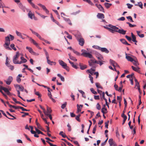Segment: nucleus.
Wrapping results in <instances>:
<instances>
[{
  "mask_svg": "<svg viewBox=\"0 0 146 146\" xmlns=\"http://www.w3.org/2000/svg\"><path fill=\"white\" fill-rule=\"evenodd\" d=\"M26 48L27 49H28V50L29 51V52H30L31 53V54H34L35 52H34L33 50L31 48L27 46L26 47Z\"/></svg>",
  "mask_w": 146,
  "mask_h": 146,
  "instance_id": "nucleus-24",
  "label": "nucleus"
},
{
  "mask_svg": "<svg viewBox=\"0 0 146 146\" xmlns=\"http://www.w3.org/2000/svg\"><path fill=\"white\" fill-rule=\"evenodd\" d=\"M110 64L112 65L114 67H115L116 66L119 68H120V67L118 64L114 61L112 59H110Z\"/></svg>",
  "mask_w": 146,
  "mask_h": 146,
  "instance_id": "nucleus-6",
  "label": "nucleus"
},
{
  "mask_svg": "<svg viewBox=\"0 0 146 146\" xmlns=\"http://www.w3.org/2000/svg\"><path fill=\"white\" fill-rule=\"evenodd\" d=\"M84 1L86 2L91 5H94V4L90 0H83Z\"/></svg>",
  "mask_w": 146,
  "mask_h": 146,
  "instance_id": "nucleus-38",
  "label": "nucleus"
},
{
  "mask_svg": "<svg viewBox=\"0 0 146 146\" xmlns=\"http://www.w3.org/2000/svg\"><path fill=\"white\" fill-rule=\"evenodd\" d=\"M109 121L108 120L105 123V127L107 128H108V123H109Z\"/></svg>",
  "mask_w": 146,
  "mask_h": 146,
  "instance_id": "nucleus-57",
  "label": "nucleus"
},
{
  "mask_svg": "<svg viewBox=\"0 0 146 146\" xmlns=\"http://www.w3.org/2000/svg\"><path fill=\"white\" fill-rule=\"evenodd\" d=\"M59 135H61L62 137L63 138H66V137H67V136L62 131H60L59 133Z\"/></svg>",
  "mask_w": 146,
  "mask_h": 146,
  "instance_id": "nucleus-31",
  "label": "nucleus"
},
{
  "mask_svg": "<svg viewBox=\"0 0 146 146\" xmlns=\"http://www.w3.org/2000/svg\"><path fill=\"white\" fill-rule=\"evenodd\" d=\"M47 61V63L50 65H52V63H53V64L55 65L56 64V62H53L52 61H51L49 59V56L46 57Z\"/></svg>",
  "mask_w": 146,
  "mask_h": 146,
  "instance_id": "nucleus-10",
  "label": "nucleus"
},
{
  "mask_svg": "<svg viewBox=\"0 0 146 146\" xmlns=\"http://www.w3.org/2000/svg\"><path fill=\"white\" fill-rule=\"evenodd\" d=\"M104 5L107 8H109L112 5V4L110 3H105Z\"/></svg>",
  "mask_w": 146,
  "mask_h": 146,
  "instance_id": "nucleus-27",
  "label": "nucleus"
},
{
  "mask_svg": "<svg viewBox=\"0 0 146 146\" xmlns=\"http://www.w3.org/2000/svg\"><path fill=\"white\" fill-rule=\"evenodd\" d=\"M126 58L127 59V60L128 61H130L131 62H133L134 60V59L131 56H127V54L126 53Z\"/></svg>",
  "mask_w": 146,
  "mask_h": 146,
  "instance_id": "nucleus-13",
  "label": "nucleus"
},
{
  "mask_svg": "<svg viewBox=\"0 0 146 146\" xmlns=\"http://www.w3.org/2000/svg\"><path fill=\"white\" fill-rule=\"evenodd\" d=\"M97 17L99 19H104V14L101 13H98L97 15Z\"/></svg>",
  "mask_w": 146,
  "mask_h": 146,
  "instance_id": "nucleus-16",
  "label": "nucleus"
},
{
  "mask_svg": "<svg viewBox=\"0 0 146 146\" xmlns=\"http://www.w3.org/2000/svg\"><path fill=\"white\" fill-rule=\"evenodd\" d=\"M37 120H38V119H36V121H35L36 124L38 128H40L41 125L39 123H38V122Z\"/></svg>",
  "mask_w": 146,
  "mask_h": 146,
  "instance_id": "nucleus-45",
  "label": "nucleus"
},
{
  "mask_svg": "<svg viewBox=\"0 0 146 146\" xmlns=\"http://www.w3.org/2000/svg\"><path fill=\"white\" fill-rule=\"evenodd\" d=\"M7 42V43H10V39L9 37L8 36L5 37V42Z\"/></svg>",
  "mask_w": 146,
  "mask_h": 146,
  "instance_id": "nucleus-35",
  "label": "nucleus"
},
{
  "mask_svg": "<svg viewBox=\"0 0 146 146\" xmlns=\"http://www.w3.org/2000/svg\"><path fill=\"white\" fill-rule=\"evenodd\" d=\"M120 40L121 42L125 45H130V44L128 43L127 41L124 39H121Z\"/></svg>",
  "mask_w": 146,
  "mask_h": 146,
  "instance_id": "nucleus-18",
  "label": "nucleus"
},
{
  "mask_svg": "<svg viewBox=\"0 0 146 146\" xmlns=\"http://www.w3.org/2000/svg\"><path fill=\"white\" fill-rule=\"evenodd\" d=\"M81 55L83 56L86 57H88L90 58H93L92 55L89 53H82Z\"/></svg>",
  "mask_w": 146,
  "mask_h": 146,
  "instance_id": "nucleus-5",
  "label": "nucleus"
},
{
  "mask_svg": "<svg viewBox=\"0 0 146 146\" xmlns=\"http://www.w3.org/2000/svg\"><path fill=\"white\" fill-rule=\"evenodd\" d=\"M10 44V43H9H9H7V42H5V44H4V46L6 49L11 50V49L9 46Z\"/></svg>",
  "mask_w": 146,
  "mask_h": 146,
  "instance_id": "nucleus-12",
  "label": "nucleus"
},
{
  "mask_svg": "<svg viewBox=\"0 0 146 146\" xmlns=\"http://www.w3.org/2000/svg\"><path fill=\"white\" fill-rule=\"evenodd\" d=\"M76 37L77 38V40L79 42V44L81 46H83L84 43V40L80 35H76Z\"/></svg>",
  "mask_w": 146,
  "mask_h": 146,
  "instance_id": "nucleus-2",
  "label": "nucleus"
},
{
  "mask_svg": "<svg viewBox=\"0 0 146 146\" xmlns=\"http://www.w3.org/2000/svg\"><path fill=\"white\" fill-rule=\"evenodd\" d=\"M21 61H20L19 64H21L23 63H25L27 61V60L23 57H21Z\"/></svg>",
  "mask_w": 146,
  "mask_h": 146,
  "instance_id": "nucleus-23",
  "label": "nucleus"
},
{
  "mask_svg": "<svg viewBox=\"0 0 146 146\" xmlns=\"http://www.w3.org/2000/svg\"><path fill=\"white\" fill-rule=\"evenodd\" d=\"M93 48L95 49H97L99 50H100L101 47L97 45H94L92 46Z\"/></svg>",
  "mask_w": 146,
  "mask_h": 146,
  "instance_id": "nucleus-51",
  "label": "nucleus"
},
{
  "mask_svg": "<svg viewBox=\"0 0 146 146\" xmlns=\"http://www.w3.org/2000/svg\"><path fill=\"white\" fill-rule=\"evenodd\" d=\"M58 62L61 65L63 68L65 69L68 71H69V68L67 66L66 64L63 61L60 60H59Z\"/></svg>",
  "mask_w": 146,
  "mask_h": 146,
  "instance_id": "nucleus-4",
  "label": "nucleus"
},
{
  "mask_svg": "<svg viewBox=\"0 0 146 146\" xmlns=\"http://www.w3.org/2000/svg\"><path fill=\"white\" fill-rule=\"evenodd\" d=\"M97 127V125H96L94 127L92 131V133L94 134L95 133V132L96 130V128Z\"/></svg>",
  "mask_w": 146,
  "mask_h": 146,
  "instance_id": "nucleus-56",
  "label": "nucleus"
},
{
  "mask_svg": "<svg viewBox=\"0 0 146 146\" xmlns=\"http://www.w3.org/2000/svg\"><path fill=\"white\" fill-rule=\"evenodd\" d=\"M15 32L17 36H19L23 39H24V38L23 37V36L21 35V33L18 31H16Z\"/></svg>",
  "mask_w": 146,
  "mask_h": 146,
  "instance_id": "nucleus-28",
  "label": "nucleus"
},
{
  "mask_svg": "<svg viewBox=\"0 0 146 146\" xmlns=\"http://www.w3.org/2000/svg\"><path fill=\"white\" fill-rule=\"evenodd\" d=\"M19 56V52H17L15 55L13 56V61L14 64H19L20 61L18 60Z\"/></svg>",
  "mask_w": 146,
  "mask_h": 146,
  "instance_id": "nucleus-3",
  "label": "nucleus"
},
{
  "mask_svg": "<svg viewBox=\"0 0 146 146\" xmlns=\"http://www.w3.org/2000/svg\"><path fill=\"white\" fill-rule=\"evenodd\" d=\"M132 62L133 63L134 65L136 66H137L139 65L137 61L134 60L133 62Z\"/></svg>",
  "mask_w": 146,
  "mask_h": 146,
  "instance_id": "nucleus-47",
  "label": "nucleus"
},
{
  "mask_svg": "<svg viewBox=\"0 0 146 146\" xmlns=\"http://www.w3.org/2000/svg\"><path fill=\"white\" fill-rule=\"evenodd\" d=\"M109 27L110 28H106L110 32L112 33H114L115 32L118 33V30L119 29V28L118 27L111 25H109Z\"/></svg>",
  "mask_w": 146,
  "mask_h": 146,
  "instance_id": "nucleus-1",
  "label": "nucleus"
},
{
  "mask_svg": "<svg viewBox=\"0 0 146 146\" xmlns=\"http://www.w3.org/2000/svg\"><path fill=\"white\" fill-rule=\"evenodd\" d=\"M0 111L6 117H7L8 118H9V119H12V120H13L14 119L13 118H9V117H7V115H6V114L2 110H0Z\"/></svg>",
  "mask_w": 146,
  "mask_h": 146,
  "instance_id": "nucleus-40",
  "label": "nucleus"
},
{
  "mask_svg": "<svg viewBox=\"0 0 146 146\" xmlns=\"http://www.w3.org/2000/svg\"><path fill=\"white\" fill-rule=\"evenodd\" d=\"M95 60L94 59H91L90 61H89L88 62L89 65L90 66H93V65H94V64H95Z\"/></svg>",
  "mask_w": 146,
  "mask_h": 146,
  "instance_id": "nucleus-19",
  "label": "nucleus"
},
{
  "mask_svg": "<svg viewBox=\"0 0 146 146\" xmlns=\"http://www.w3.org/2000/svg\"><path fill=\"white\" fill-rule=\"evenodd\" d=\"M46 109L47 111H46V113L50 114L52 112V110L50 108L48 107L47 106H46Z\"/></svg>",
  "mask_w": 146,
  "mask_h": 146,
  "instance_id": "nucleus-25",
  "label": "nucleus"
},
{
  "mask_svg": "<svg viewBox=\"0 0 146 146\" xmlns=\"http://www.w3.org/2000/svg\"><path fill=\"white\" fill-rule=\"evenodd\" d=\"M29 17L31 19H33V16L34 17V15L33 14L31 11H29L28 14Z\"/></svg>",
  "mask_w": 146,
  "mask_h": 146,
  "instance_id": "nucleus-22",
  "label": "nucleus"
},
{
  "mask_svg": "<svg viewBox=\"0 0 146 146\" xmlns=\"http://www.w3.org/2000/svg\"><path fill=\"white\" fill-rule=\"evenodd\" d=\"M19 89L21 91L23 92L24 90V87L20 85V86L19 87Z\"/></svg>",
  "mask_w": 146,
  "mask_h": 146,
  "instance_id": "nucleus-58",
  "label": "nucleus"
},
{
  "mask_svg": "<svg viewBox=\"0 0 146 146\" xmlns=\"http://www.w3.org/2000/svg\"><path fill=\"white\" fill-rule=\"evenodd\" d=\"M89 77L90 78V80L91 81V82L92 84H93L94 83L93 80V78L91 76L90 74H89Z\"/></svg>",
  "mask_w": 146,
  "mask_h": 146,
  "instance_id": "nucleus-49",
  "label": "nucleus"
},
{
  "mask_svg": "<svg viewBox=\"0 0 146 146\" xmlns=\"http://www.w3.org/2000/svg\"><path fill=\"white\" fill-rule=\"evenodd\" d=\"M108 142L110 145L111 146L114 144L113 139H110L108 141Z\"/></svg>",
  "mask_w": 146,
  "mask_h": 146,
  "instance_id": "nucleus-32",
  "label": "nucleus"
},
{
  "mask_svg": "<svg viewBox=\"0 0 146 146\" xmlns=\"http://www.w3.org/2000/svg\"><path fill=\"white\" fill-rule=\"evenodd\" d=\"M30 30L32 32V33L36 35L37 37H38L41 40H43V38H42L40 36V35L31 29H30Z\"/></svg>",
  "mask_w": 146,
  "mask_h": 146,
  "instance_id": "nucleus-8",
  "label": "nucleus"
},
{
  "mask_svg": "<svg viewBox=\"0 0 146 146\" xmlns=\"http://www.w3.org/2000/svg\"><path fill=\"white\" fill-rule=\"evenodd\" d=\"M131 37L132 38V40L133 42H137V41L136 40V37L132 33H131Z\"/></svg>",
  "mask_w": 146,
  "mask_h": 146,
  "instance_id": "nucleus-21",
  "label": "nucleus"
},
{
  "mask_svg": "<svg viewBox=\"0 0 146 146\" xmlns=\"http://www.w3.org/2000/svg\"><path fill=\"white\" fill-rule=\"evenodd\" d=\"M126 23L128 24L129 27H134L136 26V25H132L130 23L128 22H127Z\"/></svg>",
  "mask_w": 146,
  "mask_h": 146,
  "instance_id": "nucleus-54",
  "label": "nucleus"
},
{
  "mask_svg": "<svg viewBox=\"0 0 146 146\" xmlns=\"http://www.w3.org/2000/svg\"><path fill=\"white\" fill-rule=\"evenodd\" d=\"M90 90L94 94H97V92H96L95 91L94 89L93 88H90Z\"/></svg>",
  "mask_w": 146,
  "mask_h": 146,
  "instance_id": "nucleus-42",
  "label": "nucleus"
},
{
  "mask_svg": "<svg viewBox=\"0 0 146 146\" xmlns=\"http://www.w3.org/2000/svg\"><path fill=\"white\" fill-rule=\"evenodd\" d=\"M21 113L22 114H24L22 115V117H25L26 115H29V113H28L25 112H24L22 111L21 112Z\"/></svg>",
  "mask_w": 146,
  "mask_h": 146,
  "instance_id": "nucleus-36",
  "label": "nucleus"
},
{
  "mask_svg": "<svg viewBox=\"0 0 146 146\" xmlns=\"http://www.w3.org/2000/svg\"><path fill=\"white\" fill-rule=\"evenodd\" d=\"M101 112L103 114H106L108 112L107 109L105 107H103L101 109Z\"/></svg>",
  "mask_w": 146,
  "mask_h": 146,
  "instance_id": "nucleus-26",
  "label": "nucleus"
},
{
  "mask_svg": "<svg viewBox=\"0 0 146 146\" xmlns=\"http://www.w3.org/2000/svg\"><path fill=\"white\" fill-rule=\"evenodd\" d=\"M79 65L80 67V68L82 70H84L87 68V66L86 65L82 66L81 65V63H80Z\"/></svg>",
  "mask_w": 146,
  "mask_h": 146,
  "instance_id": "nucleus-34",
  "label": "nucleus"
},
{
  "mask_svg": "<svg viewBox=\"0 0 146 146\" xmlns=\"http://www.w3.org/2000/svg\"><path fill=\"white\" fill-rule=\"evenodd\" d=\"M103 52H105L106 53H108L109 52V51L105 48H101L100 50Z\"/></svg>",
  "mask_w": 146,
  "mask_h": 146,
  "instance_id": "nucleus-17",
  "label": "nucleus"
},
{
  "mask_svg": "<svg viewBox=\"0 0 146 146\" xmlns=\"http://www.w3.org/2000/svg\"><path fill=\"white\" fill-rule=\"evenodd\" d=\"M95 84H96V87L97 88H100L101 89H103L102 87V86H101L100 83H97V82Z\"/></svg>",
  "mask_w": 146,
  "mask_h": 146,
  "instance_id": "nucleus-39",
  "label": "nucleus"
},
{
  "mask_svg": "<svg viewBox=\"0 0 146 146\" xmlns=\"http://www.w3.org/2000/svg\"><path fill=\"white\" fill-rule=\"evenodd\" d=\"M131 68L133 70L136 72H138L139 70V68H138L135 67L134 66H132Z\"/></svg>",
  "mask_w": 146,
  "mask_h": 146,
  "instance_id": "nucleus-43",
  "label": "nucleus"
},
{
  "mask_svg": "<svg viewBox=\"0 0 146 146\" xmlns=\"http://www.w3.org/2000/svg\"><path fill=\"white\" fill-rule=\"evenodd\" d=\"M67 126L68 128V131H71V127L69 123L68 124Z\"/></svg>",
  "mask_w": 146,
  "mask_h": 146,
  "instance_id": "nucleus-61",
  "label": "nucleus"
},
{
  "mask_svg": "<svg viewBox=\"0 0 146 146\" xmlns=\"http://www.w3.org/2000/svg\"><path fill=\"white\" fill-rule=\"evenodd\" d=\"M64 20L66 21H67L68 23L70 25H71L72 24L71 22L70 21V20L68 18H64Z\"/></svg>",
  "mask_w": 146,
  "mask_h": 146,
  "instance_id": "nucleus-37",
  "label": "nucleus"
},
{
  "mask_svg": "<svg viewBox=\"0 0 146 146\" xmlns=\"http://www.w3.org/2000/svg\"><path fill=\"white\" fill-rule=\"evenodd\" d=\"M126 5L127 6V7L129 9H130L133 7L132 5H131L129 3H127Z\"/></svg>",
  "mask_w": 146,
  "mask_h": 146,
  "instance_id": "nucleus-63",
  "label": "nucleus"
},
{
  "mask_svg": "<svg viewBox=\"0 0 146 146\" xmlns=\"http://www.w3.org/2000/svg\"><path fill=\"white\" fill-rule=\"evenodd\" d=\"M30 40L31 42L33 43L37 47H39V46H38V44L33 39H32L31 38H30Z\"/></svg>",
  "mask_w": 146,
  "mask_h": 146,
  "instance_id": "nucleus-15",
  "label": "nucleus"
},
{
  "mask_svg": "<svg viewBox=\"0 0 146 146\" xmlns=\"http://www.w3.org/2000/svg\"><path fill=\"white\" fill-rule=\"evenodd\" d=\"M57 76L60 78L61 79V80L63 82H64V81L65 80H64V78L63 76H62L60 74H58Z\"/></svg>",
  "mask_w": 146,
  "mask_h": 146,
  "instance_id": "nucleus-33",
  "label": "nucleus"
},
{
  "mask_svg": "<svg viewBox=\"0 0 146 146\" xmlns=\"http://www.w3.org/2000/svg\"><path fill=\"white\" fill-rule=\"evenodd\" d=\"M19 7L24 12L25 11V8L22 5L20 4L19 5Z\"/></svg>",
  "mask_w": 146,
  "mask_h": 146,
  "instance_id": "nucleus-41",
  "label": "nucleus"
},
{
  "mask_svg": "<svg viewBox=\"0 0 146 146\" xmlns=\"http://www.w3.org/2000/svg\"><path fill=\"white\" fill-rule=\"evenodd\" d=\"M126 31L123 29H119L118 30V33L122 35H125L126 34Z\"/></svg>",
  "mask_w": 146,
  "mask_h": 146,
  "instance_id": "nucleus-14",
  "label": "nucleus"
},
{
  "mask_svg": "<svg viewBox=\"0 0 146 146\" xmlns=\"http://www.w3.org/2000/svg\"><path fill=\"white\" fill-rule=\"evenodd\" d=\"M10 47L14 50L16 51L17 50L16 48L15 47V45L13 44H12L10 45Z\"/></svg>",
  "mask_w": 146,
  "mask_h": 146,
  "instance_id": "nucleus-50",
  "label": "nucleus"
},
{
  "mask_svg": "<svg viewBox=\"0 0 146 146\" xmlns=\"http://www.w3.org/2000/svg\"><path fill=\"white\" fill-rule=\"evenodd\" d=\"M16 80L17 82L19 83L21 82V79L20 78L17 76V77Z\"/></svg>",
  "mask_w": 146,
  "mask_h": 146,
  "instance_id": "nucleus-62",
  "label": "nucleus"
},
{
  "mask_svg": "<svg viewBox=\"0 0 146 146\" xmlns=\"http://www.w3.org/2000/svg\"><path fill=\"white\" fill-rule=\"evenodd\" d=\"M9 59H8V57H7L5 62V64L7 66H8V65H9L10 64L9 63Z\"/></svg>",
  "mask_w": 146,
  "mask_h": 146,
  "instance_id": "nucleus-48",
  "label": "nucleus"
},
{
  "mask_svg": "<svg viewBox=\"0 0 146 146\" xmlns=\"http://www.w3.org/2000/svg\"><path fill=\"white\" fill-rule=\"evenodd\" d=\"M125 37L129 41H130L131 40V38L127 35H126L125 36Z\"/></svg>",
  "mask_w": 146,
  "mask_h": 146,
  "instance_id": "nucleus-59",
  "label": "nucleus"
},
{
  "mask_svg": "<svg viewBox=\"0 0 146 146\" xmlns=\"http://www.w3.org/2000/svg\"><path fill=\"white\" fill-rule=\"evenodd\" d=\"M95 6L99 9V10L103 12H104L103 7L100 4H95Z\"/></svg>",
  "mask_w": 146,
  "mask_h": 146,
  "instance_id": "nucleus-9",
  "label": "nucleus"
},
{
  "mask_svg": "<svg viewBox=\"0 0 146 146\" xmlns=\"http://www.w3.org/2000/svg\"><path fill=\"white\" fill-rule=\"evenodd\" d=\"M96 108L98 110H100L101 107L100 105L99 104V103H98L96 106Z\"/></svg>",
  "mask_w": 146,
  "mask_h": 146,
  "instance_id": "nucleus-53",
  "label": "nucleus"
},
{
  "mask_svg": "<svg viewBox=\"0 0 146 146\" xmlns=\"http://www.w3.org/2000/svg\"><path fill=\"white\" fill-rule=\"evenodd\" d=\"M66 105H67V102H65L64 104H62V105L61 107V108L63 109H64L65 108V107H66Z\"/></svg>",
  "mask_w": 146,
  "mask_h": 146,
  "instance_id": "nucleus-52",
  "label": "nucleus"
},
{
  "mask_svg": "<svg viewBox=\"0 0 146 146\" xmlns=\"http://www.w3.org/2000/svg\"><path fill=\"white\" fill-rule=\"evenodd\" d=\"M46 142L50 145V146H56V145L53 144L48 141H46Z\"/></svg>",
  "mask_w": 146,
  "mask_h": 146,
  "instance_id": "nucleus-64",
  "label": "nucleus"
},
{
  "mask_svg": "<svg viewBox=\"0 0 146 146\" xmlns=\"http://www.w3.org/2000/svg\"><path fill=\"white\" fill-rule=\"evenodd\" d=\"M95 71V69H93L92 68H91L90 69L88 70H87V72L89 73L91 75H93L94 74V72Z\"/></svg>",
  "mask_w": 146,
  "mask_h": 146,
  "instance_id": "nucleus-20",
  "label": "nucleus"
},
{
  "mask_svg": "<svg viewBox=\"0 0 146 146\" xmlns=\"http://www.w3.org/2000/svg\"><path fill=\"white\" fill-rule=\"evenodd\" d=\"M13 80V78L12 76H10L8 77V78L7 80H5L6 84L7 85H10L12 81Z\"/></svg>",
  "mask_w": 146,
  "mask_h": 146,
  "instance_id": "nucleus-7",
  "label": "nucleus"
},
{
  "mask_svg": "<svg viewBox=\"0 0 146 146\" xmlns=\"http://www.w3.org/2000/svg\"><path fill=\"white\" fill-rule=\"evenodd\" d=\"M138 6L141 8H143V4L141 2H140L138 3Z\"/></svg>",
  "mask_w": 146,
  "mask_h": 146,
  "instance_id": "nucleus-60",
  "label": "nucleus"
},
{
  "mask_svg": "<svg viewBox=\"0 0 146 146\" xmlns=\"http://www.w3.org/2000/svg\"><path fill=\"white\" fill-rule=\"evenodd\" d=\"M44 114L45 115L48 116L49 117L50 119L51 120H52V115L51 114H48L46 112V113Z\"/></svg>",
  "mask_w": 146,
  "mask_h": 146,
  "instance_id": "nucleus-46",
  "label": "nucleus"
},
{
  "mask_svg": "<svg viewBox=\"0 0 146 146\" xmlns=\"http://www.w3.org/2000/svg\"><path fill=\"white\" fill-rule=\"evenodd\" d=\"M70 58L73 61H76L77 60V59L74 57L72 56L70 54H69Z\"/></svg>",
  "mask_w": 146,
  "mask_h": 146,
  "instance_id": "nucleus-29",
  "label": "nucleus"
},
{
  "mask_svg": "<svg viewBox=\"0 0 146 146\" xmlns=\"http://www.w3.org/2000/svg\"><path fill=\"white\" fill-rule=\"evenodd\" d=\"M96 55V57L98 58V59L99 60H101V61H102V60H104L103 56L100 53H97Z\"/></svg>",
  "mask_w": 146,
  "mask_h": 146,
  "instance_id": "nucleus-11",
  "label": "nucleus"
},
{
  "mask_svg": "<svg viewBox=\"0 0 146 146\" xmlns=\"http://www.w3.org/2000/svg\"><path fill=\"white\" fill-rule=\"evenodd\" d=\"M77 110L76 111V113H78L79 112L81 111V109H80V107L78 104L77 105Z\"/></svg>",
  "mask_w": 146,
  "mask_h": 146,
  "instance_id": "nucleus-44",
  "label": "nucleus"
},
{
  "mask_svg": "<svg viewBox=\"0 0 146 146\" xmlns=\"http://www.w3.org/2000/svg\"><path fill=\"white\" fill-rule=\"evenodd\" d=\"M35 129L36 131L37 132V133L39 134H41L42 135H44V134L40 130L38 129L36 127H35Z\"/></svg>",
  "mask_w": 146,
  "mask_h": 146,
  "instance_id": "nucleus-30",
  "label": "nucleus"
},
{
  "mask_svg": "<svg viewBox=\"0 0 146 146\" xmlns=\"http://www.w3.org/2000/svg\"><path fill=\"white\" fill-rule=\"evenodd\" d=\"M43 50H44V52H45V55L46 56V57H48V56H49V54H48V52H47V51H46V50L45 49H44Z\"/></svg>",
  "mask_w": 146,
  "mask_h": 146,
  "instance_id": "nucleus-55",
  "label": "nucleus"
}]
</instances>
